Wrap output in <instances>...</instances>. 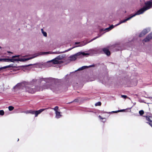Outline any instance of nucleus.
I'll return each mask as SVG.
<instances>
[{
  "label": "nucleus",
  "instance_id": "obj_45",
  "mask_svg": "<svg viewBox=\"0 0 152 152\" xmlns=\"http://www.w3.org/2000/svg\"><path fill=\"white\" fill-rule=\"evenodd\" d=\"M147 98L148 99H152V97H148Z\"/></svg>",
  "mask_w": 152,
  "mask_h": 152
},
{
  "label": "nucleus",
  "instance_id": "obj_20",
  "mask_svg": "<svg viewBox=\"0 0 152 152\" xmlns=\"http://www.w3.org/2000/svg\"><path fill=\"white\" fill-rule=\"evenodd\" d=\"M144 111L142 110L139 111V114L141 116H142L144 114Z\"/></svg>",
  "mask_w": 152,
  "mask_h": 152
},
{
  "label": "nucleus",
  "instance_id": "obj_29",
  "mask_svg": "<svg viewBox=\"0 0 152 152\" xmlns=\"http://www.w3.org/2000/svg\"><path fill=\"white\" fill-rule=\"evenodd\" d=\"M105 29L106 31H108L111 30V29H110V27L108 28H105Z\"/></svg>",
  "mask_w": 152,
  "mask_h": 152
},
{
  "label": "nucleus",
  "instance_id": "obj_41",
  "mask_svg": "<svg viewBox=\"0 0 152 152\" xmlns=\"http://www.w3.org/2000/svg\"><path fill=\"white\" fill-rule=\"evenodd\" d=\"M99 117L101 119H104V118H103L100 115H99Z\"/></svg>",
  "mask_w": 152,
  "mask_h": 152
},
{
  "label": "nucleus",
  "instance_id": "obj_42",
  "mask_svg": "<svg viewBox=\"0 0 152 152\" xmlns=\"http://www.w3.org/2000/svg\"><path fill=\"white\" fill-rule=\"evenodd\" d=\"M12 58H9V62H12Z\"/></svg>",
  "mask_w": 152,
  "mask_h": 152
},
{
  "label": "nucleus",
  "instance_id": "obj_35",
  "mask_svg": "<svg viewBox=\"0 0 152 152\" xmlns=\"http://www.w3.org/2000/svg\"><path fill=\"white\" fill-rule=\"evenodd\" d=\"M94 66H95V65L94 64H92V65H90L89 66H87L88 67V68L89 67H94Z\"/></svg>",
  "mask_w": 152,
  "mask_h": 152
},
{
  "label": "nucleus",
  "instance_id": "obj_49",
  "mask_svg": "<svg viewBox=\"0 0 152 152\" xmlns=\"http://www.w3.org/2000/svg\"><path fill=\"white\" fill-rule=\"evenodd\" d=\"M1 47L0 46V49H1Z\"/></svg>",
  "mask_w": 152,
  "mask_h": 152
},
{
  "label": "nucleus",
  "instance_id": "obj_14",
  "mask_svg": "<svg viewBox=\"0 0 152 152\" xmlns=\"http://www.w3.org/2000/svg\"><path fill=\"white\" fill-rule=\"evenodd\" d=\"M56 117L57 118H59L61 116V115L60 114V112H56Z\"/></svg>",
  "mask_w": 152,
  "mask_h": 152
},
{
  "label": "nucleus",
  "instance_id": "obj_1",
  "mask_svg": "<svg viewBox=\"0 0 152 152\" xmlns=\"http://www.w3.org/2000/svg\"><path fill=\"white\" fill-rule=\"evenodd\" d=\"M61 80L60 79H55L51 77L47 78H42L39 79H34L30 82H28L23 81L19 83L16 86L18 85H20L22 84H32V82H38V84H40L42 81L45 82V84L43 86L42 88L43 89H50L53 92L56 93H58L62 91H64L63 86L57 84V83L61 82Z\"/></svg>",
  "mask_w": 152,
  "mask_h": 152
},
{
  "label": "nucleus",
  "instance_id": "obj_27",
  "mask_svg": "<svg viewBox=\"0 0 152 152\" xmlns=\"http://www.w3.org/2000/svg\"><path fill=\"white\" fill-rule=\"evenodd\" d=\"M79 102V100L77 98H76L73 101L70 102L69 103H72V102Z\"/></svg>",
  "mask_w": 152,
  "mask_h": 152
},
{
  "label": "nucleus",
  "instance_id": "obj_26",
  "mask_svg": "<svg viewBox=\"0 0 152 152\" xmlns=\"http://www.w3.org/2000/svg\"><path fill=\"white\" fill-rule=\"evenodd\" d=\"M7 68V66H6L2 67H0V71L2 70L3 69H5Z\"/></svg>",
  "mask_w": 152,
  "mask_h": 152
},
{
  "label": "nucleus",
  "instance_id": "obj_43",
  "mask_svg": "<svg viewBox=\"0 0 152 152\" xmlns=\"http://www.w3.org/2000/svg\"><path fill=\"white\" fill-rule=\"evenodd\" d=\"M7 53H12L11 52H10V51H7Z\"/></svg>",
  "mask_w": 152,
  "mask_h": 152
},
{
  "label": "nucleus",
  "instance_id": "obj_8",
  "mask_svg": "<svg viewBox=\"0 0 152 152\" xmlns=\"http://www.w3.org/2000/svg\"><path fill=\"white\" fill-rule=\"evenodd\" d=\"M152 38V32L149 34L146 37L142 40L143 42H146L150 41Z\"/></svg>",
  "mask_w": 152,
  "mask_h": 152
},
{
  "label": "nucleus",
  "instance_id": "obj_28",
  "mask_svg": "<svg viewBox=\"0 0 152 152\" xmlns=\"http://www.w3.org/2000/svg\"><path fill=\"white\" fill-rule=\"evenodd\" d=\"M20 56V55H15L12 56V58H17V57H19Z\"/></svg>",
  "mask_w": 152,
  "mask_h": 152
},
{
  "label": "nucleus",
  "instance_id": "obj_33",
  "mask_svg": "<svg viewBox=\"0 0 152 152\" xmlns=\"http://www.w3.org/2000/svg\"><path fill=\"white\" fill-rule=\"evenodd\" d=\"M4 62H9V58H5Z\"/></svg>",
  "mask_w": 152,
  "mask_h": 152
},
{
  "label": "nucleus",
  "instance_id": "obj_34",
  "mask_svg": "<svg viewBox=\"0 0 152 152\" xmlns=\"http://www.w3.org/2000/svg\"><path fill=\"white\" fill-rule=\"evenodd\" d=\"M100 36H99L98 37H94V38H93V39H92L91 40V41H93V40L96 39H97V38H98L99 37H100Z\"/></svg>",
  "mask_w": 152,
  "mask_h": 152
},
{
  "label": "nucleus",
  "instance_id": "obj_25",
  "mask_svg": "<svg viewBox=\"0 0 152 152\" xmlns=\"http://www.w3.org/2000/svg\"><path fill=\"white\" fill-rule=\"evenodd\" d=\"M4 111L3 110H0V115H3L4 114Z\"/></svg>",
  "mask_w": 152,
  "mask_h": 152
},
{
  "label": "nucleus",
  "instance_id": "obj_23",
  "mask_svg": "<svg viewBox=\"0 0 152 152\" xmlns=\"http://www.w3.org/2000/svg\"><path fill=\"white\" fill-rule=\"evenodd\" d=\"M101 105V102H99L97 103H96L95 104V105L96 106H100Z\"/></svg>",
  "mask_w": 152,
  "mask_h": 152
},
{
  "label": "nucleus",
  "instance_id": "obj_32",
  "mask_svg": "<svg viewBox=\"0 0 152 152\" xmlns=\"http://www.w3.org/2000/svg\"><path fill=\"white\" fill-rule=\"evenodd\" d=\"M105 31V28H101L99 30V31L100 32H101L102 31Z\"/></svg>",
  "mask_w": 152,
  "mask_h": 152
},
{
  "label": "nucleus",
  "instance_id": "obj_30",
  "mask_svg": "<svg viewBox=\"0 0 152 152\" xmlns=\"http://www.w3.org/2000/svg\"><path fill=\"white\" fill-rule=\"evenodd\" d=\"M121 97L124 99H126V98H127V96L125 95H121ZM128 98H129V99H130V98L129 97H128Z\"/></svg>",
  "mask_w": 152,
  "mask_h": 152
},
{
  "label": "nucleus",
  "instance_id": "obj_44",
  "mask_svg": "<svg viewBox=\"0 0 152 152\" xmlns=\"http://www.w3.org/2000/svg\"><path fill=\"white\" fill-rule=\"evenodd\" d=\"M110 113V112H103V113Z\"/></svg>",
  "mask_w": 152,
  "mask_h": 152
},
{
  "label": "nucleus",
  "instance_id": "obj_51",
  "mask_svg": "<svg viewBox=\"0 0 152 152\" xmlns=\"http://www.w3.org/2000/svg\"><path fill=\"white\" fill-rule=\"evenodd\" d=\"M126 11H125V13H126Z\"/></svg>",
  "mask_w": 152,
  "mask_h": 152
},
{
  "label": "nucleus",
  "instance_id": "obj_4",
  "mask_svg": "<svg viewBox=\"0 0 152 152\" xmlns=\"http://www.w3.org/2000/svg\"><path fill=\"white\" fill-rule=\"evenodd\" d=\"M152 7V0L147 1L145 3V6L137 11L136 13L137 15L143 13L145 11Z\"/></svg>",
  "mask_w": 152,
  "mask_h": 152
},
{
  "label": "nucleus",
  "instance_id": "obj_17",
  "mask_svg": "<svg viewBox=\"0 0 152 152\" xmlns=\"http://www.w3.org/2000/svg\"><path fill=\"white\" fill-rule=\"evenodd\" d=\"M27 113H31L32 114H34V110H30L26 111Z\"/></svg>",
  "mask_w": 152,
  "mask_h": 152
},
{
  "label": "nucleus",
  "instance_id": "obj_24",
  "mask_svg": "<svg viewBox=\"0 0 152 152\" xmlns=\"http://www.w3.org/2000/svg\"><path fill=\"white\" fill-rule=\"evenodd\" d=\"M58 106H56L54 108H53V109L56 112H58Z\"/></svg>",
  "mask_w": 152,
  "mask_h": 152
},
{
  "label": "nucleus",
  "instance_id": "obj_18",
  "mask_svg": "<svg viewBox=\"0 0 152 152\" xmlns=\"http://www.w3.org/2000/svg\"><path fill=\"white\" fill-rule=\"evenodd\" d=\"M63 53V51L62 52H60L59 51H56L55 52H52L51 53V54H60Z\"/></svg>",
  "mask_w": 152,
  "mask_h": 152
},
{
  "label": "nucleus",
  "instance_id": "obj_31",
  "mask_svg": "<svg viewBox=\"0 0 152 152\" xmlns=\"http://www.w3.org/2000/svg\"><path fill=\"white\" fill-rule=\"evenodd\" d=\"M115 27V26H114L112 24L111 25H110V29H111V30L112 29H113V28H114V27Z\"/></svg>",
  "mask_w": 152,
  "mask_h": 152
},
{
  "label": "nucleus",
  "instance_id": "obj_15",
  "mask_svg": "<svg viewBox=\"0 0 152 152\" xmlns=\"http://www.w3.org/2000/svg\"><path fill=\"white\" fill-rule=\"evenodd\" d=\"M64 56L63 55H60L57 56L56 58L58 61V60H60L64 58Z\"/></svg>",
  "mask_w": 152,
  "mask_h": 152
},
{
  "label": "nucleus",
  "instance_id": "obj_48",
  "mask_svg": "<svg viewBox=\"0 0 152 152\" xmlns=\"http://www.w3.org/2000/svg\"><path fill=\"white\" fill-rule=\"evenodd\" d=\"M81 46V45H78L77 46H76V47H80V46Z\"/></svg>",
  "mask_w": 152,
  "mask_h": 152
},
{
  "label": "nucleus",
  "instance_id": "obj_52",
  "mask_svg": "<svg viewBox=\"0 0 152 152\" xmlns=\"http://www.w3.org/2000/svg\"><path fill=\"white\" fill-rule=\"evenodd\" d=\"M67 75H66L65 76H67Z\"/></svg>",
  "mask_w": 152,
  "mask_h": 152
},
{
  "label": "nucleus",
  "instance_id": "obj_53",
  "mask_svg": "<svg viewBox=\"0 0 152 152\" xmlns=\"http://www.w3.org/2000/svg\"><path fill=\"white\" fill-rule=\"evenodd\" d=\"M152 116V115H151ZM152 118V117H151Z\"/></svg>",
  "mask_w": 152,
  "mask_h": 152
},
{
  "label": "nucleus",
  "instance_id": "obj_47",
  "mask_svg": "<svg viewBox=\"0 0 152 152\" xmlns=\"http://www.w3.org/2000/svg\"><path fill=\"white\" fill-rule=\"evenodd\" d=\"M149 122L151 123V124H152V120H151V122Z\"/></svg>",
  "mask_w": 152,
  "mask_h": 152
},
{
  "label": "nucleus",
  "instance_id": "obj_12",
  "mask_svg": "<svg viewBox=\"0 0 152 152\" xmlns=\"http://www.w3.org/2000/svg\"><path fill=\"white\" fill-rule=\"evenodd\" d=\"M102 50L104 53L106 54L107 56H109L110 55V52L108 48H103L102 49Z\"/></svg>",
  "mask_w": 152,
  "mask_h": 152
},
{
  "label": "nucleus",
  "instance_id": "obj_16",
  "mask_svg": "<svg viewBox=\"0 0 152 152\" xmlns=\"http://www.w3.org/2000/svg\"><path fill=\"white\" fill-rule=\"evenodd\" d=\"M88 68V67L87 66H83L80 68H79L77 70H83L84 69H86Z\"/></svg>",
  "mask_w": 152,
  "mask_h": 152
},
{
  "label": "nucleus",
  "instance_id": "obj_50",
  "mask_svg": "<svg viewBox=\"0 0 152 152\" xmlns=\"http://www.w3.org/2000/svg\"><path fill=\"white\" fill-rule=\"evenodd\" d=\"M19 140V139H18V141Z\"/></svg>",
  "mask_w": 152,
  "mask_h": 152
},
{
  "label": "nucleus",
  "instance_id": "obj_22",
  "mask_svg": "<svg viewBox=\"0 0 152 152\" xmlns=\"http://www.w3.org/2000/svg\"><path fill=\"white\" fill-rule=\"evenodd\" d=\"M9 110L10 111H12L14 109V107L13 106H10L8 107Z\"/></svg>",
  "mask_w": 152,
  "mask_h": 152
},
{
  "label": "nucleus",
  "instance_id": "obj_21",
  "mask_svg": "<svg viewBox=\"0 0 152 152\" xmlns=\"http://www.w3.org/2000/svg\"><path fill=\"white\" fill-rule=\"evenodd\" d=\"M75 47H73L72 48H70L69 49H68L67 50H65L64 51H63V53H65V52H68L71 50L72 49H73V48H75Z\"/></svg>",
  "mask_w": 152,
  "mask_h": 152
},
{
  "label": "nucleus",
  "instance_id": "obj_13",
  "mask_svg": "<svg viewBox=\"0 0 152 152\" xmlns=\"http://www.w3.org/2000/svg\"><path fill=\"white\" fill-rule=\"evenodd\" d=\"M52 62L53 64H59V62L58 60L55 58L54 59L48 62V63Z\"/></svg>",
  "mask_w": 152,
  "mask_h": 152
},
{
  "label": "nucleus",
  "instance_id": "obj_46",
  "mask_svg": "<svg viewBox=\"0 0 152 152\" xmlns=\"http://www.w3.org/2000/svg\"><path fill=\"white\" fill-rule=\"evenodd\" d=\"M79 42H76L75 44H79Z\"/></svg>",
  "mask_w": 152,
  "mask_h": 152
},
{
  "label": "nucleus",
  "instance_id": "obj_3",
  "mask_svg": "<svg viewBox=\"0 0 152 152\" xmlns=\"http://www.w3.org/2000/svg\"><path fill=\"white\" fill-rule=\"evenodd\" d=\"M49 53V52H44L42 53H35L33 55V56L27 58H12V62L14 63L15 61H20L21 62H24L29 60L35 57H37L39 55L42 54H47Z\"/></svg>",
  "mask_w": 152,
  "mask_h": 152
},
{
  "label": "nucleus",
  "instance_id": "obj_19",
  "mask_svg": "<svg viewBox=\"0 0 152 152\" xmlns=\"http://www.w3.org/2000/svg\"><path fill=\"white\" fill-rule=\"evenodd\" d=\"M41 31H42V34H43V35L45 37H46L47 36V33L46 32L44 31L43 30V29H41Z\"/></svg>",
  "mask_w": 152,
  "mask_h": 152
},
{
  "label": "nucleus",
  "instance_id": "obj_11",
  "mask_svg": "<svg viewBox=\"0 0 152 152\" xmlns=\"http://www.w3.org/2000/svg\"><path fill=\"white\" fill-rule=\"evenodd\" d=\"M48 108H45V109H40L38 110H34V114L35 115V117H37L38 116V115L40 114L43 111H44L47 109H48Z\"/></svg>",
  "mask_w": 152,
  "mask_h": 152
},
{
  "label": "nucleus",
  "instance_id": "obj_36",
  "mask_svg": "<svg viewBox=\"0 0 152 152\" xmlns=\"http://www.w3.org/2000/svg\"><path fill=\"white\" fill-rule=\"evenodd\" d=\"M5 61V58H0V61Z\"/></svg>",
  "mask_w": 152,
  "mask_h": 152
},
{
  "label": "nucleus",
  "instance_id": "obj_9",
  "mask_svg": "<svg viewBox=\"0 0 152 152\" xmlns=\"http://www.w3.org/2000/svg\"><path fill=\"white\" fill-rule=\"evenodd\" d=\"M146 115L143 116V117L146 118V120L148 122L151 121V120L150 119V117H152V114L150 112H145Z\"/></svg>",
  "mask_w": 152,
  "mask_h": 152
},
{
  "label": "nucleus",
  "instance_id": "obj_39",
  "mask_svg": "<svg viewBox=\"0 0 152 152\" xmlns=\"http://www.w3.org/2000/svg\"><path fill=\"white\" fill-rule=\"evenodd\" d=\"M121 24V22L120 21L119 23H117V24H116L115 25V26H117L119 25L120 24Z\"/></svg>",
  "mask_w": 152,
  "mask_h": 152
},
{
  "label": "nucleus",
  "instance_id": "obj_5",
  "mask_svg": "<svg viewBox=\"0 0 152 152\" xmlns=\"http://www.w3.org/2000/svg\"><path fill=\"white\" fill-rule=\"evenodd\" d=\"M89 55V54L88 53H86L84 52H80L73 55L70 56L69 59L71 61H74L77 59V57L78 56H80V57H81L82 56Z\"/></svg>",
  "mask_w": 152,
  "mask_h": 152
},
{
  "label": "nucleus",
  "instance_id": "obj_2",
  "mask_svg": "<svg viewBox=\"0 0 152 152\" xmlns=\"http://www.w3.org/2000/svg\"><path fill=\"white\" fill-rule=\"evenodd\" d=\"M18 83L13 88L14 89L17 88L20 89L24 87L25 88L26 91V92H28L29 93L31 94H34L36 91L43 90V88L42 87L36 86V84H38V82H32V83L33 84H29L26 83L25 84H22V85H18L16 86Z\"/></svg>",
  "mask_w": 152,
  "mask_h": 152
},
{
  "label": "nucleus",
  "instance_id": "obj_38",
  "mask_svg": "<svg viewBox=\"0 0 152 152\" xmlns=\"http://www.w3.org/2000/svg\"><path fill=\"white\" fill-rule=\"evenodd\" d=\"M146 123L148 124L150 126H151L152 127V124L151 123L149 122H146Z\"/></svg>",
  "mask_w": 152,
  "mask_h": 152
},
{
  "label": "nucleus",
  "instance_id": "obj_37",
  "mask_svg": "<svg viewBox=\"0 0 152 152\" xmlns=\"http://www.w3.org/2000/svg\"><path fill=\"white\" fill-rule=\"evenodd\" d=\"M119 110H117V111H113L111 112V113H117L118 112H119Z\"/></svg>",
  "mask_w": 152,
  "mask_h": 152
},
{
  "label": "nucleus",
  "instance_id": "obj_10",
  "mask_svg": "<svg viewBox=\"0 0 152 152\" xmlns=\"http://www.w3.org/2000/svg\"><path fill=\"white\" fill-rule=\"evenodd\" d=\"M137 13L136 12L134 14H132L130 15V16L127 18L123 20H121L120 21L121 22V23H124L126 22L128 20L134 17L136 15H137Z\"/></svg>",
  "mask_w": 152,
  "mask_h": 152
},
{
  "label": "nucleus",
  "instance_id": "obj_40",
  "mask_svg": "<svg viewBox=\"0 0 152 152\" xmlns=\"http://www.w3.org/2000/svg\"><path fill=\"white\" fill-rule=\"evenodd\" d=\"M125 110V109L121 110H119V112H121L124 111Z\"/></svg>",
  "mask_w": 152,
  "mask_h": 152
},
{
  "label": "nucleus",
  "instance_id": "obj_6",
  "mask_svg": "<svg viewBox=\"0 0 152 152\" xmlns=\"http://www.w3.org/2000/svg\"><path fill=\"white\" fill-rule=\"evenodd\" d=\"M150 31V28H148L144 29L140 33L139 37H142Z\"/></svg>",
  "mask_w": 152,
  "mask_h": 152
},
{
  "label": "nucleus",
  "instance_id": "obj_7",
  "mask_svg": "<svg viewBox=\"0 0 152 152\" xmlns=\"http://www.w3.org/2000/svg\"><path fill=\"white\" fill-rule=\"evenodd\" d=\"M37 64H38V63H35V64H28V65H22V66H18V67H16L15 66H13V64H10V65H7V66H8V68L11 67H12V68H16V67H23V68H24V67H28V66H32V65H37Z\"/></svg>",
  "mask_w": 152,
  "mask_h": 152
}]
</instances>
